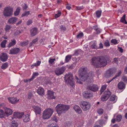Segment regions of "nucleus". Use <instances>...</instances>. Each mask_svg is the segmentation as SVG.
Returning a JSON list of instances; mask_svg holds the SVG:
<instances>
[{
  "label": "nucleus",
  "mask_w": 127,
  "mask_h": 127,
  "mask_svg": "<svg viewBox=\"0 0 127 127\" xmlns=\"http://www.w3.org/2000/svg\"><path fill=\"white\" fill-rule=\"evenodd\" d=\"M93 29L95 30L96 31L98 30V28L97 26H94L93 27Z\"/></svg>",
  "instance_id": "nucleus-64"
},
{
  "label": "nucleus",
  "mask_w": 127,
  "mask_h": 127,
  "mask_svg": "<svg viewBox=\"0 0 127 127\" xmlns=\"http://www.w3.org/2000/svg\"><path fill=\"white\" fill-rule=\"evenodd\" d=\"M20 8V7H18L17 8L16 10L14 12V14L15 16L18 15L19 13Z\"/></svg>",
  "instance_id": "nucleus-37"
},
{
  "label": "nucleus",
  "mask_w": 127,
  "mask_h": 127,
  "mask_svg": "<svg viewBox=\"0 0 127 127\" xmlns=\"http://www.w3.org/2000/svg\"><path fill=\"white\" fill-rule=\"evenodd\" d=\"M7 58V55L6 53H2L0 55V60L2 62L6 61Z\"/></svg>",
  "instance_id": "nucleus-14"
},
{
  "label": "nucleus",
  "mask_w": 127,
  "mask_h": 127,
  "mask_svg": "<svg viewBox=\"0 0 127 127\" xmlns=\"http://www.w3.org/2000/svg\"><path fill=\"white\" fill-rule=\"evenodd\" d=\"M104 112L103 109L101 108L98 109L97 110V112L99 115H102Z\"/></svg>",
  "instance_id": "nucleus-35"
},
{
  "label": "nucleus",
  "mask_w": 127,
  "mask_h": 127,
  "mask_svg": "<svg viewBox=\"0 0 127 127\" xmlns=\"http://www.w3.org/2000/svg\"><path fill=\"white\" fill-rule=\"evenodd\" d=\"M41 61H37L36 63H34L31 66V67L32 68H33L34 66H37L39 65L41 63Z\"/></svg>",
  "instance_id": "nucleus-33"
},
{
  "label": "nucleus",
  "mask_w": 127,
  "mask_h": 127,
  "mask_svg": "<svg viewBox=\"0 0 127 127\" xmlns=\"http://www.w3.org/2000/svg\"><path fill=\"white\" fill-rule=\"evenodd\" d=\"M37 92L39 95H43L44 92L43 89L41 87H39L37 91Z\"/></svg>",
  "instance_id": "nucleus-29"
},
{
  "label": "nucleus",
  "mask_w": 127,
  "mask_h": 127,
  "mask_svg": "<svg viewBox=\"0 0 127 127\" xmlns=\"http://www.w3.org/2000/svg\"><path fill=\"white\" fill-rule=\"evenodd\" d=\"M83 36V33L82 32H80L79 33L77 36L76 37L77 38H81Z\"/></svg>",
  "instance_id": "nucleus-50"
},
{
  "label": "nucleus",
  "mask_w": 127,
  "mask_h": 127,
  "mask_svg": "<svg viewBox=\"0 0 127 127\" xmlns=\"http://www.w3.org/2000/svg\"><path fill=\"white\" fill-rule=\"evenodd\" d=\"M28 43V41L27 40L23 42H20V45L22 46H24L27 45Z\"/></svg>",
  "instance_id": "nucleus-34"
},
{
  "label": "nucleus",
  "mask_w": 127,
  "mask_h": 127,
  "mask_svg": "<svg viewBox=\"0 0 127 127\" xmlns=\"http://www.w3.org/2000/svg\"><path fill=\"white\" fill-rule=\"evenodd\" d=\"M99 57H94L91 59V64L94 66L98 67V61Z\"/></svg>",
  "instance_id": "nucleus-13"
},
{
  "label": "nucleus",
  "mask_w": 127,
  "mask_h": 127,
  "mask_svg": "<svg viewBox=\"0 0 127 127\" xmlns=\"http://www.w3.org/2000/svg\"><path fill=\"white\" fill-rule=\"evenodd\" d=\"M103 48V46L102 44L100 43L99 44V47L98 48V49H102Z\"/></svg>",
  "instance_id": "nucleus-63"
},
{
  "label": "nucleus",
  "mask_w": 127,
  "mask_h": 127,
  "mask_svg": "<svg viewBox=\"0 0 127 127\" xmlns=\"http://www.w3.org/2000/svg\"><path fill=\"white\" fill-rule=\"evenodd\" d=\"M23 114L22 113H19L17 112H14L13 115V118H21L22 117Z\"/></svg>",
  "instance_id": "nucleus-21"
},
{
  "label": "nucleus",
  "mask_w": 127,
  "mask_h": 127,
  "mask_svg": "<svg viewBox=\"0 0 127 127\" xmlns=\"http://www.w3.org/2000/svg\"><path fill=\"white\" fill-rule=\"evenodd\" d=\"M56 61L55 59H53L50 58L49 60V63L50 64H52L54 63L55 61Z\"/></svg>",
  "instance_id": "nucleus-48"
},
{
  "label": "nucleus",
  "mask_w": 127,
  "mask_h": 127,
  "mask_svg": "<svg viewBox=\"0 0 127 127\" xmlns=\"http://www.w3.org/2000/svg\"><path fill=\"white\" fill-rule=\"evenodd\" d=\"M55 93L52 91H48L47 95L48 96V98L49 99H55V97L54 96Z\"/></svg>",
  "instance_id": "nucleus-17"
},
{
  "label": "nucleus",
  "mask_w": 127,
  "mask_h": 127,
  "mask_svg": "<svg viewBox=\"0 0 127 127\" xmlns=\"http://www.w3.org/2000/svg\"><path fill=\"white\" fill-rule=\"evenodd\" d=\"M8 99L9 101L12 104H15L18 102L19 99H17L16 97H8Z\"/></svg>",
  "instance_id": "nucleus-18"
},
{
  "label": "nucleus",
  "mask_w": 127,
  "mask_h": 127,
  "mask_svg": "<svg viewBox=\"0 0 127 127\" xmlns=\"http://www.w3.org/2000/svg\"><path fill=\"white\" fill-rule=\"evenodd\" d=\"M36 114H39L41 112L40 108L38 107H35L34 108Z\"/></svg>",
  "instance_id": "nucleus-31"
},
{
  "label": "nucleus",
  "mask_w": 127,
  "mask_h": 127,
  "mask_svg": "<svg viewBox=\"0 0 127 127\" xmlns=\"http://www.w3.org/2000/svg\"><path fill=\"white\" fill-rule=\"evenodd\" d=\"M75 79L77 80V82L80 84H82L81 82L80 81V80L78 79L77 77L75 76Z\"/></svg>",
  "instance_id": "nucleus-61"
},
{
  "label": "nucleus",
  "mask_w": 127,
  "mask_h": 127,
  "mask_svg": "<svg viewBox=\"0 0 127 127\" xmlns=\"http://www.w3.org/2000/svg\"><path fill=\"white\" fill-rule=\"evenodd\" d=\"M102 11L101 10H97L96 11V17L99 18L101 16Z\"/></svg>",
  "instance_id": "nucleus-36"
},
{
  "label": "nucleus",
  "mask_w": 127,
  "mask_h": 127,
  "mask_svg": "<svg viewBox=\"0 0 127 127\" xmlns=\"http://www.w3.org/2000/svg\"><path fill=\"white\" fill-rule=\"evenodd\" d=\"M118 88L120 90L124 89L125 88V85L122 82H120L118 84Z\"/></svg>",
  "instance_id": "nucleus-24"
},
{
  "label": "nucleus",
  "mask_w": 127,
  "mask_h": 127,
  "mask_svg": "<svg viewBox=\"0 0 127 127\" xmlns=\"http://www.w3.org/2000/svg\"><path fill=\"white\" fill-rule=\"evenodd\" d=\"M47 127H58L56 123H52L48 125Z\"/></svg>",
  "instance_id": "nucleus-40"
},
{
  "label": "nucleus",
  "mask_w": 127,
  "mask_h": 127,
  "mask_svg": "<svg viewBox=\"0 0 127 127\" xmlns=\"http://www.w3.org/2000/svg\"><path fill=\"white\" fill-rule=\"evenodd\" d=\"M32 96V94L31 93H30L28 94V98L30 99L31 98Z\"/></svg>",
  "instance_id": "nucleus-60"
},
{
  "label": "nucleus",
  "mask_w": 127,
  "mask_h": 127,
  "mask_svg": "<svg viewBox=\"0 0 127 127\" xmlns=\"http://www.w3.org/2000/svg\"><path fill=\"white\" fill-rule=\"evenodd\" d=\"M65 68L64 67H62L60 68H57L54 70V73L57 76H59L62 74L64 72Z\"/></svg>",
  "instance_id": "nucleus-8"
},
{
  "label": "nucleus",
  "mask_w": 127,
  "mask_h": 127,
  "mask_svg": "<svg viewBox=\"0 0 127 127\" xmlns=\"http://www.w3.org/2000/svg\"><path fill=\"white\" fill-rule=\"evenodd\" d=\"M84 7L83 6H77L75 8V10H80L84 9Z\"/></svg>",
  "instance_id": "nucleus-53"
},
{
  "label": "nucleus",
  "mask_w": 127,
  "mask_h": 127,
  "mask_svg": "<svg viewBox=\"0 0 127 127\" xmlns=\"http://www.w3.org/2000/svg\"><path fill=\"white\" fill-rule=\"evenodd\" d=\"M118 50L121 53H122L123 52V50L122 47H118Z\"/></svg>",
  "instance_id": "nucleus-59"
},
{
  "label": "nucleus",
  "mask_w": 127,
  "mask_h": 127,
  "mask_svg": "<svg viewBox=\"0 0 127 127\" xmlns=\"http://www.w3.org/2000/svg\"><path fill=\"white\" fill-rule=\"evenodd\" d=\"M20 49L18 48H14L10 50V54H16L20 51Z\"/></svg>",
  "instance_id": "nucleus-10"
},
{
  "label": "nucleus",
  "mask_w": 127,
  "mask_h": 127,
  "mask_svg": "<svg viewBox=\"0 0 127 127\" xmlns=\"http://www.w3.org/2000/svg\"><path fill=\"white\" fill-rule=\"evenodd\" d=\"M107 59L103 57H99L98 67H103L107 64Z\"/></svg>",
  "instance_id": "nucleus-4"
},
{
  "label": "nucleus",
  "mask_w": 127,
  "mask_h": 127,
  "mask_svg": "<svg viewBox=\"0 0 127 127\" xmlns=\"http://www.w3.org/2000/svg\"><path fill=\"white\" fill-rule=\"evenodd\" d=\"M32 23V19H29L26 22V24L28 25L31 24Z\"/></svg>",
  "instance_id": "nucleus-57"
},
{
  "label": "nucleus",
  "mask_w": 127,
  "mask_h": 127,
  "mask_svg": "<svg viewBox=\"0 0 127 127\" xmlns=\"http://www.w3.org/2000/svg\"><path fill=\"white\" fill-rule=\"evenodd\" d=\"M87 68L82 67L80 68L79 69V74L80 79L82 81H85L87 79H90L93 80V77L94 74L92 72H90L88 74L87 70Z\"/></svg>",
  "instance_id": "nucleus-1"
},
{
  "label": "nucleus",
  "mask_w": 127,
  "mask_h": 127,
  "mask_svg": "<svg viewBox=\"0 0 127 127\" xmlns=\"http://www.w3.org/2000/svg\"><path fill=\"white\" fill-rule=\"evenodd\" d=\"M104 45L106 47L110 46V43L108 40H107L105 41L104 43Z\"/></svg>",
  "instance_id": "nucleus-51"
},
{
  "label": "nucleus",
  "mask_w": 127,
  "mask_h": 127,
  "mask_svg": "<svg viewBox=\"0 0 127 127\" xmlns=\"http://www.w3.org/2000/svg\"><path fill=\"white\" fill-rule=\"evenodd\" d=\"M11 28V26L6 25L5 27V30L6 32H7L9 31V30Z\"/></svg>",
  "instance_id": "nucleus-41"
},
{
  "label": "nucleus",
  "mask_w": 127,
  "mask_h": 127,
  "mask_svg": "<svg viewBox=\"0 0 127 127\" xmlns=\"http://www.w3.org/2000/svg\"><path fill=\"white\" fill-rule=\"evenodd\" d=\"M66 83L70 84L72 87L74 86L75 81L73 79V74L70 73L66 74L64 77Z\"/></svg>",
  "instance_id": "nucleus-3"
},
{
  "label": "nucleus",
  "mask_w": 127,
  "mask_h": 127,
  "mask_svg": "<svg viewBox=\"0 0 127 127\" xmlns=\"http://www.w3.org/2000/svg\"><path fill=\"white\" fill-rule=\"evenodd\" d=\"M27 6L26 4H24V5H23V10L26 9H27Z\"/></svg>",
  "instance_id": "nucleus-62"
},
{
  "label": "nucleus",
  "mask_w": 127,
  "mask_h": 127,
  "mask_svg": "<svg viewBox=\"0 0 127 127\" xmlns=\"http://www.w3.org/2000/svg\"><path fill=\"white\" fill-rule=\"evenodd\" d=\"M90 104L88 102L82 101L81 102V107L85 111L88 110L90 107Z\"/></svg>",
  "instance_id": "nucleus-6"
},
{
  "label": "nucleus",
  "mask_w": 127,
  "mask_h": 127,
  "mask_svg": "<svg viewBox=\"0 0 127 127\" xmlns=\"http://www.w3.org/2000/svg\"><path fill=\"white\" fill-rule=\"evenodd\" d=\"M18 125V123L14 121H12L10 127H17Z\"/></svg>",
  "instance_id": "nucleus-30"
},
{
  "label": "nucleus",
  "mask_w": 127,
  "mask_h": 127,
  "mask_svg": "<svg viewBox=\"0 0 127 127\" xmlns=\"http://www.w3.org/2000/svg\"><path fill=\"white\" fill-rule=\"evenodd\" d=\"M4 110L6 116L7 117L12 114V111L11 109L8 108L6 107H4Z\"/></svg>",
  "instance_id": "nucleus-15"
},
{
  "label": "nucleus",
  "mask_w": 127,
  "mask_h": 127,
  "mask_svg": "<svg viewBox=\"0 0 127 127\" xmlns=\"http://www.w3.org/2000/svg\"><path fill=\"white\" fill-rule=\"evenodd\" d=\"M113 102H112L111 101H110V100L109 101H108L107 102V105L108 107L110 106H112V104L113 103Z\"/></svg>",
  "instance_id": "nucleus-54"
},
{
  "label": "nucleus",
  "mask_w": 127,
  "mask_h": 127,
  "mask_svg": "<svg viewBox=\"0 0 127 127\" xmlns=\"http://www.w3.org/2000/svg\"><path fill=\"white\" fill-rule=\"evenodd\" d=\"M111 94V92L109 91H105L101 97V100L103 101H106L108 98Z\"/></svg>",
  "instance_id": "nucleus-9"
},
{
  "label": "nucleus",
  "mask_w": 127,
  "mask_h": 127,
  "mask_svg": "<svg viewBox=\"0 0 127 127\" xmlns=\"http://www.w3.org/2000/svg\"><path fill=\"white\" fill-rule=\"evenodd\" d=\"M73 108L75 111L78 114H81L82 112V111L78 106L77 105H75L74 106Z\"/></svg>",
  "instance_id": "nucleus-19"
},
{
  "label": "nucleus",
  "mask_w": 127,
  "mask_h": 127,
  "mask_svg": "<svg viewBox=\"0 0 127 127\" xmlns=\"http://www.w3.org/2000/svg\"><path fill=\"white\" fill-rule=\"evenodd\" d=\"M114 117L116 119V121L118 122H120L122 119V116L121 114L115 115Z\"/></svg>",
  "instance_id": "nucleus-25"
},
{
  "label": "nucleus",
  "mask_w": 127,
  "mask_h": 127,
  "mask_svg": "<svg viewBox=\"0 0 127 127\" xmlns=\"http://www.w3.org/2000/svg\"><path fill=\"white\" fill-rule=\"evenodd\" d=\"M111 42L115 44H118V41L116 39H112L111 41Z\"/></svg>",
  "instance_id": "nucleus-56"
},
{
  "label": "nucleus",
  "mask_w": 127,
  "mask_h": 127,
  "mask_svg": "<svg viewBox=\"0 0 127 127\" xmlns=\"http://www.w3.org/2000/svg\"><path fill=\"white\" fill-rule=\"evenodd\" d=\"M38 75V74L37 72L34 73L32 75V77L34 79L35 76H37Z\"/></svg>",
  "instance_id": "nucleus-58"
},
{
  "label": "nucleus",
  "mask_w": 127,
  "mask_h": 127,
  "mask_svg": "<svg viewBox=\"0 0 127 127\" xmlns=\"http://www.w3.org/2000/svg\"><path fill=\"white\" fill-rule=\"evenodd\" d=\"M31 35L32 36H35L38 33L37 29L36 28H34L30 31Z\"/></svg>",
  "instance_id": "nucleus-16"
},
{
  "label": "nucleus",
  "mask_w": 127,
  "mask_h": 127,
  "mask_svg": "<svg viewBox=\"0 0 127 127\" xmlns=\"http://www.w3.org/2000/svg\"><path fill=\"white\" fill-rule=\"evenodd\" d=\"M90 44L91 48L93 49H97L98 48L96 45V41L95 40L91 41Z\"/></svg>",
  "instance_id": "nucleus-20"
},
{
  "label": "nucleus",
  "mask_w": 127,
  "mask_h": 127,
  "mask_svg": "<svg viewBox=\"0 0 127 127\" xmlns=\"http://www.w3.org/2000/svg\"><path fill=\"white\" fill-rule=\"evenodd\" d=\"M122 80L125 82L127 83V76L124 75L122 78Z\"/></svg>",
  "instance_id": "nucleus-55"
},
{
  "label": "nucleus",
  "mask_w": 127,
  "mask_h": 127,
  "mask_svg": "<svg viewBox=\"0 0 127 127\" xmlns=\"http://www.w3.org/2000/svg\"><path fill=\"white\" fill-rule=\"evenodd\" d=\"M84 96L86 98H89L93 96V94L90 91H86L83 93Z\"/></svg>",
  "instance_id": "nucleus-11"
},
{
  "label": "nucleus",
  "mask_w": 127,
  "mask_h": 127,
  "mask_svg": "<svg viewBox=\"0 0 127 127\" xmlns=\"http://www.w3.org/2000/svg\"><path fill=\"white\" fill-rule=\"evenodd\" d=\"M13 10L10 7H7L4 8L3 14L4 16H9L12 14Z\"/></svg>",
  "instance_id": "nucleus-7"
},
{
  "label": "nucleus",
  "mask_w": 127,
  "mask_h": 127,
  "mask_svg": "<svg viewBox=\"0 0 127 127\" xmlns=\"http://www.w3.org/2000/svg\"><path fill=\"white\" fill-rule=\"evenodd\" d=\"M89 89L92 91L95 92L97 91L98 89V87L96 85L93 84L88 86Z\"/></svg>",
  "instance_id": "nucleus-12"
},
{
  "label": "nucleus",
  "mask_w": 127,
  "mask_h": 127,
  "mask_svg": "<svg viewBox=\"0 0 127 127\" xmlns=\"http://www.w3.org/2000/svg\"><path fill=\"white\" fill-rule=\"evenodd\" d=\"M38 40V38H36L35 39L33 40L30 44V45H32L35 44L36 42Z\"/></svg>",
  "instance_id": "nucleus-47"
},
{
  "label": "nucleus",
  "mask_w": 127,
  "mask_h": 127,
  "mask_svg": "<svg viewBox=\"0 0 127 127\" xmlns=\"http://www.w3.org/2000/svg\"><path fill=\"white\" fill-rule=\"evenodd\" d=\"M17 18L15 17H12L8 19V23L10 24H13L17 21Z\"/></svg>",
  "instance_id": "nucleus-22"
},
{
  "label": "nucleus",
  "mask_w": 127,
  "mask_h": 127,
  "mask_svg": "<svg viewBox=\"0 0 127 127\" xmlns=\"http://www.w3.org/2000/svg\"><path fill=\"white\" fill-rule=\"evenodd\" d=\"M60 29L61 31L64 32L66 30V28L63 25H61L60 27Z\"/></svg>",
  "instance_id": "nucleus-45"
},
{
  "label": "nucleus",
  "mask_w": 127,
  "mask_h": 127,
  "mask_svg": "<svg viewBox=\"0 0 127 127\" xmlns=\"http://www.w3.org/2000/svg\"><path fill=\"white\" fill-rule=\"evenodd\" d=\"M69 105H65L62 104H58L55 107V109L59 114L65 113L69 108Z\"/></svg>",
  "instance_id": "nucleus-2"
},
{
  "label": "nucleus",
  "mask_w": 127,
  "mask_h": 127,
  "mask_svg": "<svg viewBox=\"0 0 127 127\" xmlns=\"http://www.w3.org/2000/svg\"><path fill=\"white\" fill-rule=\"evenodd\" d=\"M23 121L25 122L29 121L30 120L29 115L27 114L24 116L23 118Z\"/></svg>",
  "instance_id": "nucleus-28"
},
{
  "label": "nucleus",
  "mask_w": 127,
  "mask_h": 127,
  "mask_svg": "<svg viewBox=\"0 0 127 127\" xmlns=\"http://www.w3.org/2000/svg\"><path fill=\"white\" fill-rule=\"evenodd\" d=\"M72 56L71 55H68L65 58V63L68 62L71 59Z\"/></svg>",
  "instance_id": "nucleus-32"
},
{
  "label": "nucleus",
  "mask_w": 127,
  "mask_h": 127,
  "mask_svg": "<svg viewBox=\"0 0 127 127\" xmlns=\"http://www.w3.org/2000/svg\"><path fill=\"white\" fill-rule=\"evenodd\" d=\"M119 59V58H114L113 61V63L117 64L118 63V60Z\"/></svg>",
  "instance_id": "nucleus-52"
},
{
  "label": "nucleus",
  "mask_w": 127,
  "mask_h": 127,
  "mask_svg": "<svg viewBox=\"0 0 127 127\" xmlns=\"http://www.w3.org/2000/svg\"><path fill=\"white\" fill-rule=\"evenodd\" d=\"M61 14V12L60 11L58 10L57 11V13L55 14L54 17L55 18H57L60 16Z\"/></svg>",
  "instance_id": "nucleus-44"
},
{
  "label": "nucleus",
  "mask_w": 127,
  "mask_h": 127,
  "mask_svg": "<svg viewBox=\"0 0 127 127\" xmlns=\"http://www.w3.org/2000/svg\"><path fill=\"white\" fill-rule=\"evenodd\" d=\"M29 14V11H25L22 14L21 16V17H22L25 16H27Z\"/></svg>",
  "instance_id": "nucleus-43"
},
{
  "label": "nucleus",
  "mask_w": 127,
  "mask_h": 127,
  "mask_svg": "<svg viewBox=\"0 0 127 127\" xmlns=\"http://www.w3.org/2000/svg\"><path fill=\"white\" fill-rule=\"evenodd\" d=\"M7 67L8 64L7 63H6L2 64L1 66V68L2 69H4L7 68Z\"/></svg>",
  "instance_id": "nucleus-46"
},
{
  "label": "nucleus",
  "mask_w": 127,
  "mask_h": 127,
  "mask_svg": "<svg viewBox=\"0 0 127 127\" xmlns=\"http://www.w3.org/2000/svg\"><path fill=\"white\" fill-rule=\"evenodd\" d=\"M53 112V110L50 108L46 109L43 112L42 117L44 119H48L51 116Z\"/></svg>",
  "instance_id": "nucleus-5"
},
{
  "label": "nucleus",
  "mask_w": 127,
  "mask_h": 127,
  "mask_svg": "<svg viewBox=\"0 0 127 127\" xmlns=\"http://www.w3.org/2000/svg\"><path fill=\"white\" fill-rule=\"evenodd\" d=\"M125 15H124L121 18L120 20V21L122 23L127 24V22H126L125 20Z\"/></svg>",
  "instance_id": "nucleus-38"
},
{
  "label": "nucleus",
  "mask_w": 127,
  "mask_h": 127,
  "mask_svg": "<svg viewBox=\"0 0 127 127\" xmlns=\"http://www.w3.org/2000/svg\"><path fill=\"white\" fill-rule=\"evenodd\" d=\"M7 42V41L4 40L2 41L1 43V46L2 48H5V45Z\"/></svg>",
  "instance_id": "nucleus-42"
},
{
  "label": "nucleus",
  "mask_w": 127,
  "mask_h": 127,
  "mask_svg": "<svg viewBox=\"0 0 127 127\" xmlns=\"http://www.w3.org/2000/svg\"><path fill=\"white\" fill-rule=\"evenodd\" d=\"M16 43V40L14 39L11 40V42H10L8 45V47L10 48L11 46L15 45Z\"/></svg>",
  "instance_id": "nucleus-27"
},
{
  "label": "nucleus",
  "mask_w": 127,
  "mask_h": 127,
  "mask_svg": "<svg viewBox=\"0 0 127 127\" xmlns=\"http://www.w3.org/2000/svg\"><path fill=\"white\" fill-rule=\"evenodd\" d=\"M4 116H6L5 113H4L2 110H0V117L1 118L4 117Z\"/></svg>",
  "instance_id": "nucleus-39"
},
{
  "label": "nucleus",
  "mask_w": 127,
  "mask_h": 127,
  "mask_svg": "<svg viewBox=\"0 0 127 127\" xmlns=\"http://www.w3.org/2000/svg\"><path fill=\"white\" fill-rule=\"evenodd\" d=\"M117 97L116 95H113L110 97L109 100L112 102H113V103H115L117 101Z\"/></svg>",
  "instance_id": "nucleus-26"
},
{
  "label": "nucleus",
  "mask_w": 127,
  "mask_h": 127,
  "mask_svg": "<svg viewBox=\"0 0 127 127\" xmlns=\"http://www.w3.org/2000/svg\"><path fill=\"white\" fill-rule=\"evenodd\" d=\"M113 72L111 70H107L105 74V77L106 78H109L112 76Z\"/></svg>",
  "instance_id": "nucleus-23"
},
{
  "label": "nucleus",
  "mask_w": 127,
  "mask_h": 127,
  "mask_svg": "<svg viewBox=\"0 0 127 127\" xmlns=\"http://www.w3.org/2000/svg\"><path fill=\"white\" fill-rule=\"evenodd\" d=\"M107 86L106 85H103L101 88L100 91L102 93L104 91L105 89L106 88Z\"/></svg>",
  "instance_id": "nucleus-49"
}]
</instances>
